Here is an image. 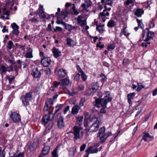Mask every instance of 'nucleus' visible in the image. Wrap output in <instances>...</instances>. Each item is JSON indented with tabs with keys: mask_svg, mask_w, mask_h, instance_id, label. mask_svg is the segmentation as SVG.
Returning a JSON list of instances; mask_svg holds the SVG:
<instances>
[{
	"mask_svg": "<svg viewBox=\"0 0 157 157\" xmlns=\"http://www.w3.org/2000/svg\"><path fill=\"white\" fill-rule=\"evenodd\" d=\"M111 100L112 98L110 96L109 92H107L105 93V95L102 99H96L94 105L98 108L102 107L103 108L101 109L100 113H106V110L105 109L106 107V104L108 102L111 101Z\"/></svg>",
	"mask_w": 157,
	"mask_h": 157,
	"instance_id": "1",
	"label": "nucleus"
},
{
	"mask_svg": "<svg viewBox=\"0 0 157 157\" xmlns=\"http://www.w3.org/2000/svg\"><path fill=\"white\" fill-rule=\"evenodd\" d=\"M83 117L82 116H79L77 117V123L76 125L73 127L72 133L74 136V138L75 140L79 139L83 136V132L82 130L83 128L82 126V123L78 124V122H80L82 121Z\"/></svg>",
	"mask_w": 157,
	"mask_h": 157,
	"instance_id": "2",
	"label": "nucleus"
},
{
	"mask_svg": "<svg viewBox=\"0 0 157 157\" xmlns=\"http://www.w3.org/2000/svg\"><path fill=\"white\" fill-rule=\"evenodd\" d=\"M91 121L93 123L89 127L88 131L90 132H93L97 131L101 123L95 116L93 117Z\"/></svg>",
	"mask_w": 157,
	"mask_h": 157,
	"instance_id": "3",
	"label": "nucleus"
},
{
	"mask_svg": "<svg viewBox=\"0 0 157 157\" xmlns=\"http://www.w3.org/2000/svg\"><path fill=\"white\" fill-rule=\"evenodd\" d=\"M33 93L31 92H28L25 95L22 96L21 99L24 105L26 106L29 104V101L33 99Z\"/></svg>",
	"mask_w": 157,
	"mask_h": 157,
	"instance_id": "4",
	"label": "nucleus"
},
{
	"mask_svg": "<svg viewBox=\"0 0 157 157\" xmlns=\"http://www.w3.org/2000/svg\"><path fill=\"white\" fill-rule=\"evenodd\" d=\"M142 35L144 41H147L154 36V33L153 32L150 31H148L147 33H145L144 31L143 30Z\"/></svg>",
	"mask_w": 157,
	"mask_h": 157,
	"instance_id": "5",
	"label": "nucleus"
},
{
	"mask_svg": "<svg viewBox=\"0 0 157 157\" xmlns=\"http://www.w3.org/2000/svg\"><path fill=\"white\" fill-rule=\"evenodd\" d=\"M10 117L13 121L15 123L20 122L21 121L20 115L16 112H11Z\"/></svg>",
	"mask_w": 157,
	"mask_h": 157,
	"instance_id": "6",
	"label": "nucleus"
},
{
	"mask_svg": "<svg viewBox=\"0 0 157 157\" xmlns=\"http://www.w3.org/2000/svg\"><path fill=\"white\" fill-rule=\"evenodd\" d=\"M99 88V85L97 82L92 84L91 88H89L87 90V94L91 95L93 94L94 93L96 92Z\"/></svg>",
	"mask_w": 157,
	"mask_h": 157,
	"instance_id": "7",
	"label": "nucleus"
},
{
	"mask_svg": "<svg viewBox=\"0 0 157 157\" xmlns=\"http://www.w3.org/2000/svg\"><path fill=\"white\" fill-rule=\"evenodd\" d=\"M92 5V2L90 1L86 0L85 1V2L81 5V6L83 8V10L81 11L82 12L84 13L85 12H89V10L87 9L89 7H90Z\"/></svg>",
	"mask_w": 157,
	"mask_h": 157,
	"instance_id": "8",
	"label": "nucleus"
},
{
	"mask_svg": "<svg viewBox=\"0 0 157 157\" xmlns=\"http://www.w3.org/2000/svg\"><path fill=\"white\" fill-rule=\"evenodd\" d=\"M76 19L77 23L80 24L81 26H83L86 25V19L82 15H79Z\"/></svg>",
	"mask_w": 157,
	"mask_h": 157,
	"instance_id": "9",
	"label": "nucleus"
},
{
	"mask_svg": "<svg viewBox=\"0 0 157 157\" xmlns=\"http://www.w3.org/2000/svg\"><path fill=\"white\" fill-rule=\"evenodd\" d=\"M105 128L102 127L99 129L98 133V136L100 138V139L102 143L105 141V139L104 138L105 135Z\"/></svg>",
	"mask_w": 157,
	"mask_h": 157,
	"instance_id": "10",
	"label": "nucleus"
},
{
	"mask_svg": "<svg viewBox=\"0 0 157 157\" xmlns=\"http://www.w3.org/2000/svg\"><path fill=\"white\" fill-rule=\"evenodd\" d=\"M69 83V80L67 78H64L61 80L59 82L60 88L63 90L66 88V86Z\"/></svg>",
	"mask_w": 157,
	"mask_h": 157,
	"instance_id": "11",
	"label": "nucleus"
},
{
	"mask_svg": "<svg viewBox=\"0 0 157 157\" xmlns=\"http://www.w3.org/2000/svg\"><path fill=\"white\" fill-rule=\"evenodd\" d=\"M51 115H52V118H51V119H52L54 117V114H52L50 112H49L48 114L45 115L43 117L42 119V121L43 122V124H44L45 125L50 120V116Z\"/></svg>",
	"mask_w": 157,
	"mask_h": 157,
	"instance_id": "12",
	"label": "nucleus"
},
{
	"mask_svg": "<svg viewBox=\"0 0 157 157\" xmlns=\"http://www.w3.org/2000/svg\"><path fill=\"white\" fill-rule=\"evenodd\" d=\"M109 13L106 10H104L102 12H101L99 14V18L102 20L103 22L105 21V17L106 16H109Z\"/></svg>",
	"mask_w": 157,
	"mask_h": 157,
	"instance_id": "13",
	"label": "nucleus"
},
{
	"mask_svg": "<svg viewBox=\"0 0 157 157\" xmlns=\"http://www.w3.org/2000/svg\"><path fill=\"white\" fill-rule=\"evenodd\" d=\"M98 151V149L94 145L88 148L86 150V152L88 154H90L97 153Z\"/></svg>",
	"mask_w": 157,
	"mask_h": 157,
	"instance_id": "14",
	"label": "nucleus"
},
{
	"mask_svg": "<svg viewBox=\"0 0 157 157\" xmlns=\"http://www.w3.org/2000/svg\"><path fill=\"white\" fill-rule=\"evenodd\" d=\"M135 15L138 17H141L144 13V11L142 8H135L133 10Z\"/></svg>",
	"mask_w": 157,
	"mask_h": 157,
	"instance_id": "15",
	"label": "nucleus"
},
{
	"mask_svg": "<svg viewBox=\"0 0 157 157\" xmlns=\"http://www.w3.org/2000/svg\"><path fill=\"white\" fill-rule=\"evenodd\" d=\"M11 27L13 29V34L18 36L19 33L18 31L19 26L15 23H13L11 25Z\"/></svg>",
	"mask_w": 157,
	"mask_h": 157,
	"instance_id": "16",
	"label": "nucleus"
},
{
	"mask_svg": "<svg viewBox=\"0 0 157 157\" xmlns=\"http://www.w3.org/2000/svg\"><path fill=\"white\" fill-rule=\"evenodd\" d=\"M41 63L44 67H47L50 64L51 60L49 57L41 58Z\"/></svg>",
	"mask_w": 157,
	"mask_h": 157,
	"instance_id": "17",
	"label": "nucleus"
},
{
	"mask_svg": "<svg viewBox=\"0 0 157 157\" xmlns=\"http://www.w3.org/2000/svg\"><path fill=\"white\" fill-rule=\"evenodd\" d=\"M76 68L78 72L81 74V77L82 78L83 81L84 82L85 81L87 78L86 75L79 65H77Z\"/></svg>",
	"mask_w": 157,
	"mask_h": 157,
	"instance_id": "18",
	"label": "nucleus"
},
{
	"mask_svg": "<svg viewBox=\"0 0 157 157\" xmlns=\"http://www.w3.org/2000/svg\"><path fill=\"white\" fill-rule=\"evenodd\" d=\"M52 104L53 102L51 99L48 100L46 102L45 105L44 107V110L46 111H48L51 107Z\"/></svg>",
	"mask_w": 157,
	"mask_h": 157,
	"instance_id": "19",
	"label": "nucleus"
},
{
	"mask_svg": "<svg viewBox=\"0 0 157 157\" xmlns=\"http://www.w3.org/2000/svg\"><path fill=\"white\" fill-rule=\"evenodd\" d=\"M67 45L71 47H73L76 44V42L70 38H67Z\"/></svg>",
	"mask_w": 157,
	"mask_h": 157,
	"instance_id": "20",
	"label": "nucleus"
},
{
	"mask_svg": "<svg viewBox=\"0 0 157 157\" xmlns=\"http://www.w3.org/2000/svg\"><path fill=\"white\" fill-rule=\"evenodd\" d=\"M32 75L35 78H39L40 76L41 73L38 69L35 68L33 70Z\"/></svg>",
	"mask_w": 157,
	"mask_h": 157,
	"instance_id": "21",
	"label": "nucleus"
},
{
	"mask_svg": "<svg viewBox=\"0 0 157 157\" xmlns=\"http://www.w3.org/2000/svg\"><path fill=\"white\" fill-rule=\"evenodd\" d=\"M58 75L59 77L63 78L67 75V72L65 70L60 69L58 71Z\"/></svg>",
	"mask_w": 157,
	"mask_h": 157,
	"instance_id": "22",
	"label": "nucleus"
},
{
	"mask_svg": "<svg viewBox=\"0 0 157 157\" xmlns=\"http://www.w3.org/2000/svg\"><path fill=\"white\" fill-rule=\"evenodd\" d=\"M58 126L59 128H62L64 126V124L63 122V117L60 116L58 119L57 122Z\"/></svg>",
	"mask_w": 157,
	"mask_h": 157,
	"instance_id": "23",
	"label": "nucleus"
},
{
	"mask_svg": "<svg viewBox=\"0 0 157 157\" xmlns=\"http://www.w3.org/2000/svg\"><path fill=\"white\" fill-rule=\"evenodd\" d=\"M143 134L144 135L142 140H143L145 141H147L149 140L153 139V136H151L149 133L146 132H144Z\"/></svg>",
	"mask_w": 157,
	"mask_h": 157,
	"instance_id": "24",
	"label": "nucleus"
},
{
	"mask_svg": "<svg viewBox=\"0 0 157 157\" xmlns=\"http://www.w3.org/2000/svg\"><path fill=\"white\" fill-rule=\"evenodd\" d=\"M135 95V94L134 92L130 93L127 95L128 100L129 104L131 105L132 104V100L134 98Z\"/></svg>",
	"mask_w": 157,
	"mask_h": 157,
	"instance_id": "25",
	"label": "nucleus"
},
{
	"mask_svg": "<svg viewBox=\"0 0 157 157\" xmlns=\"http://www.w3.org/2000/svg\"><path fill=\"white\" fill-rule=\"evenodd\" d=\"M130 34V33L127 30L126 28V27H124L121 30V32L120 33V36L124 35L128 37L129 35Z\"/></svg>",
	"mask_w": 157,
	"mask_h": 157,
	"instance_id": "26",
	"label": "nucleus"
},
{
	"mask_svg": "<svg viewBox=\"0 0 157 157\" xmlns=\"http://www.w3.org/2000/svg\"><path fill=\"white\" fill-rule=\"evenodd\" d=\"M32 52V49L30 48H29L28 51L25 54V57L27 58H33V56Z\"/></svg>",
	"mask_w": 157,
	"mask_h": 157,
	"instance_id": "27",
	"label": "nucleus"
},
{
	"mask_svg": "<svg viewBox=\"0 0 157 157\" xmlns=\"http://www.w3.org/2000/svg\"><path fill=\"white\" fill-rule=\"evenodd\" d=\"M52 51L55 57L56 58L60 56L61 53V52L59 51L58 49L55 48H53Z\"/></svg>",
	"mask_w": 157,
	"mask_h": 157,
	"instance_id": "28",
	"label": "nucleus"
},
{
	"mask_svg": "<svg viewBox=\"0 0 157 157\" xmlns=\"http://www.w3.org/2000/svg\"><path fill=\"white\" fill-rule=\"evenodd\" d=\"M50 147L48 146H45L42 150L41 154L43 155H47L49 152Z\"/></svg>",
	"mask_w": 157,
	"mask_h": 157,
	"instance_id": "29",
	"label": "nucleus"
},
{
	"mask_svg": "<svg viewBox=\"0 0 157 157\" xmlns=\"http://www.w3.org/2000/svg\"><path fill=\"white\" fill-rule=\"evenodd\" d=\"M80 108L78 105H76L73 106L72 109L71 113L74 115L76 114L78 112Z\"/></svg>",
	"mask_w": 157,
	"mask_h": 157,
	"instance_id": "30",
	"label": "nucleus"
},
{
	"mask_svg": "<svg viewBox=\"0 0 157 157\" xmlns=\"http://www.w3.org/2000/svg\"><path fill=\"white\" fill-rule=\"evenodd\" d=\"M67 91L68 94L72 96H73L76 93L75 92L73 87L71 86L70 87L67 89Z\"/></svg>",
	"mask_w": 157,
	"mask_h": 157,
	"instance_id": "31",
	"label": "nucleus"
},
{
	"mask_svg": "<svg viewBox=\"0 0 157 157\" xmlns=\"http://www.w3.org/2000/svg\"><path fill=\"white\" fill-rule=\"evenodd\" d=\"M71 13H73L75 15H77L79 14V12L76 9L75 4H73V7L70 10Z\"/></svg>",
	"mask_w": 157,
	"mask_h": 157,
	"instance_id": "32",
	"label": "nucleus"
},
{
	"mask_svg": "<svg viewBox=\"0 0 157 157\" xmlns=\"http://www.w3.org/2000/svg\"><path fill=\"white\" fill-rule=\"evenodd\" d=\"M116 22L113 20H110L107 23V26L110 28L113 27L116 25Z\"/></svg>",
	"mask_w": 157,
	"mask_h": 157,
	"instance_id": "33",
	"label": "nucleus"
},
{
	"mask_svg": "<svg viewBox=\"0 0 157 157\" xmlns=\"http://www.w3.org/2000/svg\"><path fill=\"white\" fill-rule=\"evenodd\" d=\"M76 152V148L74 147L71 148L69 150V154L71 156H74Z\"/></svg>",
	"mask_w": 157,
	"mask_h": 157,
	"instance_id": "34",
	"label": "nucleus"
},
{
	"mask_svg": "<svg viewBox=\"0 0 157 157\" xmlns=\"http://www.w3.org/2000/svg\"><path fill=\"white\" fill-rule=\"evenodd\" d=\"M9 68H10V70H6V68L3 65H2L1 67V69L2 70L1 73L2 74L3 73H6L7 71H10L12 70V68L11 67H10Z\"/></svg>",
	"mask_w": 157,
	"mask_h": 157,
	"instance_id": "35",
	"label": "nucleus"
},
{
	"mask_svg": "<svg viewBox=\"0 0 157 157\" xmlns=\"http://www.w3.org/2000/svg\"><path fill=\"white\" fill-rule=\"evenodd\" d=\"M134 1V0H127L125 2H124V5L125 6L127 7L129 4H132V6H133L134 5L133 4Z\"/></svg>",
	"mask_w": 157,
	"mask_h": 157,
	"instance_id": "36",
	"label": "nucleus"
},
{
	"mask_svg": "<svg viewBox=\"0 0 157 157\" xmlns=\"http://www.w3.org/2000/svg\"><path fill=\"white\" fill-rule=\"evenodd\" d=\"M96 26H97V27H96L97 30L100 33H103L104 29H103V27L104 26V25H96Z\"/></svg>",
	"mask_w": 157,
	"mask_h": 157,
	"instance_id": "37",
	"label": "nucleus"
},
{
	"mask_svg": "<svg viewBox=\"0 0 157 157\" xmlns=\"http://www.w3.org/2000/svg\"><path fill=\"white\" fill-rule=\"evenodd\" d=\"M13 46L14 44L12 41L11 40L9 41L7 46V48L10 50L13 48Z\"/></svg>",
	"mask_w": 157,
	"mask_h": 157,
	"instance_id": "38",
	"label": "nucleus"
},
{
	"mask_svg": "<svg viewBox=\"0 0 157 157\" xmlns=\"http://www.w3.org/2000/svg\"><path fill=\"white\" fill-rule=\"evenodd\" d=\"M36 145L35 144L33 143V144L30 145L29 149L31 151H33L36 149Z\"/></svg>",
	"mask_w": 157,
	"mask_h": 157,
	"instance_id": "39",
	"label": "nucleus"
},
{
	"mask_svg": "<svg viewBox=\"0 0 157 157\" xmlns=\"http://www.w3.org/2000/svg\"><path fill=\"white\" fill-rule=\"evenodd\" d=\"M7 79H8L10 84H11L12 81L14 79V77L13 76L10 75L7 76L6 77Z\"/></svg>",
	"mask_w": 157,
	"mask_h": 157,
	"instance_id": "40",
	"label": "nucleus"
},
{
	"mask_svg": "<svg viewBox=\"0 0 157 157\" xmlns=\"http://www.w3.org/2000/svg\"><path fill=\"white\" fill-rule=\"evenodd\" d=\"M5 153L4 151V149L1 147H0V157H5Z\"/></svg>",
	"mask_w": 157,
	"mask_h": 157,
	"instance_id": "41",
	"label": "nucleus"
},
{
	"mask_svg": "<svg viewBox=\"0 0 157 157\" xmlns=\"http://www.w3.org/2000/svg\"><path fill=\"white\" fill-rule=\"evenodd\" d=\"M155 19L152 18L151 20L149 22V26L150 28H152L154 27L155 25L154 24Z\"/></svg>",
	"mask_w": 157,
	"mask_h": 157,
	"instance_id": "42",
	"label": "nucleus"
},
{
	"mask_svg": "<svg viewBox=\"0 0 157 157\" xmlns=\"http://www.w3.org/2000/svg\"><path fill=\"white\" fill-rule=\"evenodd\" d=\"M138 87L136 89V90L137 91H140L141 89L144 88V86L143 85L142 83H140L137 84Z\"/></svg>",
	"mask_w": 157,
	"mask_h": 157,
	"instance_id": "43",
	"label": "nucleus"
},
{
	"mask_svg": "<svg viewBox=\"0 0 157 157\" xmlns=\"http://www.w3.org/2000/svg\"><path fill=\"white\" fill-rule=\"evenodd\" d=\"M63 104H59L56 107V110H55V113H56L58 112L63 107Z\"/></svg>",
	"mask_w": 157,
	"mask_h": 157,
	"instance_id": "44",
	"label": "nucleus"
},
{
	"mask_svg": "<svg viewBox=\"0 0 157 157\" xmlns=\"http://www.w3.org/2000/svg\"><path fill=\"white\" fill-rule=\"evenodd\" d=\"M63 24L65 25V27L66 29L68 30L69 31L71 30V25L69 24H66L65 23H63Z\"/></svg>",
	"mask_w": 157,
	"mask_h": 157,
	"instance_id": "45",
	"label": "nucleus"
},
{
	"mask_svg": "<svg viewBox=\"0 0 157 157\" xmlns=\"http://www.w3.org/2000/svg\"><path fill=\"white\" fill-rule=\"evenodd\" d=\"M100 76L102 78L101 81L103 83L105 81H106V76L104 74H101L100 75Z\"/></svg>",
	"mask_w": 157,
	"mask_h": 157,
	"instance_id": "46",
	"label": "nucleus"
},
{
	"mask_svg": "<svg viewBox=\"0 0 157 157\" xmlns=\"http://www.w3.org/2000/svg\"><path fill=\"white\" fill-rule=\"evenodd\" d=\"M136 20L137 22L138 23V25L140 26L142 29H144V25L143 24L142 22H141V21L139 20L138 19H137Z\"/></svg>",
	"mask_w": 157,
	"mask_h": 157,
	"instance_id": "47",
	"label": "nucleus"
},
{
	"mask_svg": "<svg viewBox=\"0 0 157 157\" xmlns=\"http://www.w3.org/2000/svg\"><path fill=\"white\" fill-rule=\"evenodd\" d=\"M115 48V46L113 44H110L107 46V49L108 50H113Z\"/></svg>",
	"mask_w": 157,
	"mask_h": 157,
	"instance_id": "48",
	"label": "nucleus"
},
{
	"mask_svg": "<svg viewBox=\"0 0 157 157\" xmlns=\"http://www.w3.org/2000/svg\"><path fill=\"white\" fill-rule=\"evenodd\" d=\"M129 63V60L127 59H124L123 61V64L124 65L128 64Z\"/></svg>",
	"mask_w": 157,
	"mask_h": 157,
	"instance_id": "49",
	"label": "nucleus"
},
{
	"mask_svg": "<svg viewBox=\"0 0 157 157\" xmlns=\"http://www.w3.org/2000/svg\"><path fill=\"white\" fill-rule=\"evenodd\" d=\"M39 14L41 13L44 12V11L43 6H42V5H40L39 7Z\"/></svg>",
	"mask_w": 157,
	"mask_h": 157,
	"instance_id": "50",
	"label": "nucleus"
},
{
	"mask_svg": "<svg viewBox=\"0 0 157 157\" xmlns=\"http://www.w3.org/2000/svg\"><path fill=\"white\" fill-rule=\"evenodd\" d=\"M52 157H58V155L57 153V150L55 149L54 150L52 153Z\"/></svg>",
	"mask_w": 157,
	"mask_h": 157,
	"instance_id": "51",
	"label": "nucleus"
},
{
	"mask_svg": "<svg viewBox=\"0 0 157 157\" xmlns=\"http://www.w3.org/2000/svg\"><path fill=\"white\" fill-rule=\"evenodd\" d=\"M53 125V123L52 122H50L48 125L47 126L46 128L48 129L49 130L52 128V127Z\"/></svg>",
	"mask_w": 157,
	"mask_h": 157,
	"instance_id": "52",
	"label": "nucleus"
},
{
	"mask_svg": "<svg viewBox=\"0 0 157 157\" xmlns=\"http://www.w3.org/2000/svg\"><path fill=\"white\" fill-rule=\"evenodd\" d=\"M86 145L85 144H83L80 147V151H83L86 147Z\"/></svg>",
	"mask_w": 157,
	"mask_h": 157,
	"instance_id": "53",
	"label": "nucleus"
},
{
	"mask_svg": "<svg viewBox=\"0 0 157 157\" xmlns=\"http://www.w3.org/2000/svg\"><path fill=\"white\" fill-rule=\"evenodd\" d=\"M80 75L79 73L76 74V75L74 79L76 81H78L80 78Z\"/></svg>",
	"mask_w": 157,
	"mask_h": 157,
	"instance_id": "54",
	"label": "nucleus"
},
{
	"mask_svg": "<svg viewBox=\"0 0 157 157\" xmlns=\"http://www.w3.org/2000/svg\"><path fill=\"white\" fill-rule=\"evenodd\" d=\"M112 135V133L111 132H108L106 134H105L104 138L105 141V140L109 136H111Z\"/></svg>",
	"mask_w": 157,
	"mask_h": 157,
	"instance_id": "55",
	"label": "nucleus"
},
{
	"mask_svg": "<svg viewBox=\"0 0 157 157\" xmlns=\"http://www.w3.org/2000/svg\"><path fill=\"white\" fill-rule=\"evenodd\" d=\"M85 98H82L81 99L80 103V105L81 106H82L83 105L84 103L85 102Z\"/></svg>",
	"mask_w": 157,
	"mask_h": 157,
	"instance_id": "56",
	"label": "nucleus"
},
{
	"mask_svg": "<svg viewBox=\"0 0 157 157\" xmlns=\"http://www.w3.org/2000/svg\"><path fill=\"white\" fill-rule=\"evenodd\" d=\"M30 21L32 23H37L39 21L37 19L35 18H32V19L30 20Z\"/></svg>",
	"mask_w": 157,
	"mask_h": 157,
	"instance_id": "57",
	"label": "nucleus"
},
{
	"mask_svg": "<svg viewBox=\"0 0 157 157\" xmlns=\"http://www.w3.org/2000/svg\"><path fill=\"white\" fill-rule=\"evenodd\" d=\"M39 16L41 18H45L46 17V15L45 14L44 12L39 14Z\"/></svg>",
	"mask_w": 157,
	"mask_h": 157,
	"instance_id": "58",
	"label": "nucleus"
},
{
	"mask_svg": "<svg viewBox=\"0 0 157 157\" xmlns=\"http://www.w3.org/2000/svg\"><path fill=\"white\" fill-rule=\"evenodd\" d=\"M84 86L83 84H81L78 86V89L80 90H84Z\"/></svg>",
	"mask_w": 157,
	"mask_h": 157,
	"instance_id": "59",
	"label": "nucleus"
},
{
	"mask_svg": "<svg viewBox=\"0 0 157 157\" xmlns=\"http://www.w3.org/2000/svg\"><path fill=\"white\" fill-rule=\"evenodd\" d=\"M24 153L21 152L18 154L15 157H24Z\"/></svg>",
	"mask_w": 157,
	"mask_h": 157,
	"instance_id": "60",
	"label": "nucleus"
},
{
	"mask_svg": "<svg viewBox=\"0 0 157 157\" xmlns=\"http://www.w3.org/2000/svg\"><path fill=\"white\" fill-rule=\"evenodd\" d=\"M63 30L62 28L60 27L57 26L56 27V28L54 29L55 31H56L57 30H59V31H61Z\"/></svg>",
	"mask_w": 157,
	"mask_h": 157,
	"instance_id": "61",
	"label": "nucleus"
},
{
	"mask_svg": "<svg viewBox=\"0 0 157 157\" xmlns=\"http://www.w3.org/2000/svg\"><path fill=\"white\" fill-rule=\"evenodd\" d=\"M70 108V107L69 106H67V107L65 108L64 110L63 111V113L64 114H65L67 113V112L69 110Z\"/></svg>",
	"mask_w": 157,
	"mask_h": 157,
	"instance_id": "62",
	"label": "nucleus"
},
{
	"mask_svg": "<svg viewBox=\"0 0 157 157\" xmlns=\"http://www.w3.org/2000/svg\"><path fill=\"white\" fill-rule=\"evenodd\" d=\"M40 56L42 58H45L44 53L42 52H40Z\"/></svg>",
	"mask_w": 157,
	"mask_h": 157,
	"instance_id": "63",
	"label": "nucleus"
},
{
	"mask_svg": "<svg viewBox=\"0 0 157 157\" xmlns=\"http://www.w3.org/2000/svg\"><path fill=\"white\" fill-rule=\"evenodd\" d=\"M157 94V88L153 90L152 95L153 96H155Z\"/></svg>",
	"mask_w": 157,
	"mask_h": 157,
	"instance_id": "64",
	"label": "nucleus"
}]
</instances>
